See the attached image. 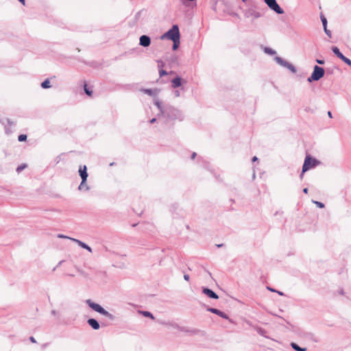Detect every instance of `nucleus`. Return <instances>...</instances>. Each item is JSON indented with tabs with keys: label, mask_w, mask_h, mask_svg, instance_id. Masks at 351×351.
Returning <instances> with one entry per match:
<instances>
[{
	"label": "nucleus",
	"mask_w": 351,
	"mask_h": 351,
	"mask_svg": "<svg viewBox=\"0 0 351 351\" xmlns=\"http://www.w3.org/2000/svg\"><path fill=\"white\" fill-rule=\"evenodd\" d=\"M162 117L165 119L166 123L182 121L184 119L182 112L173 106H166L162 111Z\"/></svg>",
	"instance_id": "nucleus-1"
},
{
	"label": "nucleus",
	"mask_w": 351,
	"mask_h": 351,
	"mask_svg": "<svg viewBox=\"0 0 351 351\" xmlns=\"http://www.w3.org/2000/svg\"><path fill=\"white\" fill-rule=\"evenodd\" d=\"M86 303L93 311L102 315L110 320L114 321L115 319V316L114 315L107 311L99 304L93 302L90 299L86 300Z\"/></svg>",
	"instance_id": "nucleus-2"
},
{
	"label": "nucleus",
	"mask_w": 351,
	"mask_h": 351,
	"mask_svg": "<svg viewBox=\"0 0 351 351\" xmlns=\"http://www.w3.org/2000/svg\"><path fill=\"white\" fill-rule=\"evenodd\" d=\"M180 34L179 27L177 25H173L172 27L161 36V39H169L171 40L180 39Z\"/></svg>",
	"instance_id": "nucleus-3"
},
{
	"label": "nucleus",
	"mask_w": 351,
	"mask_h": 351,
	"mask_svg": "<svg viewBox=\"0 0 351 351\" xmlns=\"http://www.w3.org/2000/svg\"><path fill=\"white\" fill-rule=\"evenodd\" d=\"M325 74V71L324 68L315 65L313 68V71L310 77H308L307 81L308 82H312L313 81H318L322 77H324Z\"/></svg>",
	"instance_id": "nucleus-4"
},
{
	"label": "nucleus",
	"mask_w": 351,
	"mask_h": 351,
	"mask_svg": "<svg viewBox=\"0 0 351 351\" xmlns=\"http://www.w3.org/2000/svg\"><path fill=\"white\" fill-rule=\"evenodd\" d=\"M319 163L320 162L319 160L311 157L309 155H307L303 164V172H306L308 169L315 167L319 165Z\"/></svg>",
	"instance_id": "nucleus-5"
},
{
	"label": "nucleus",
	"mask_w": 351,
	"mask_h": 351,
	"mask_svg": "<svg viewBox=\"0 0 351 351\" xmlns=\"http://www.w3.org/2000/svg\"><path fill=\"white\" fill-rule=\"evenodd\" d=\"M274 60L280 66L285 67V68H287V69H289L290 71H291L293 73H295L297 72V69L291 63H289V62L285 60L284 59H282V58L279 57V56H276L274 58Z\"/></svg>",
	"instance_id": "nucleus-6"
},
{
	"label": "nucleus",
	"mask_w": 351,
	"mask_h": 351,
	"mask_svg": "<svg viewBox=\"0 0 351 351\" xmlns=\"http://www.w3.org/2000/svg\"><path fill=\"white\" fill-rule=\"evenodd\" d=\"M264 1L271 10L277 14H282L284 13L283 9L278 4L276 0H264Z\"/></svg>",
	"instance_id": "nucleus-7"
},
{
	"label": "nucleus",
	"mask_w": 351,
	"mask_h": 351,
	"mask_svg": "<svg viewBox=\"0 0 351 351\" xmlns=\"http://www.w3.org/2000/svg\"><path fill=\"white\" fill-rule=\"evenodd\" d=\"M332 52L335 53V55L339 58L340 60H341L343 62H345L348 66H351V60L346 58L339 50V49L337 47H332L331 48Z\"/></svg>",
	"instance_id": "nucleus-8"
},
{
	"label": "nucleus",
	"mask_w": 351,
	"mask_h": 351,
	"mask_svg": "<svg viewBox=\"0 0 351 351\" xmlns=\"http://www.w3.org/2000/svg\"><path fill=\"white\" fill-rule=\"evenodd\" d=\"M0 122L4 126L5 133L10 134L12 132L10 128L14 126V123L8 118H3L0 119Z\"/></svg>",
	"instance_id": "nucleus-9"
},
{
	"label": "nucleus",
	"mask_w": 351,
	"mask_h": 351,
	"mask_svg": "<svg viewBox=\"0 0 351 351\" xmlns=\"http://www.w3.org/2000/svg\"><path fill=\"white\" fill-rule=\"evenodd\" d=\"M171 326H173L174 328L179 330L180 331L189 333L191 335H196L198 333V330L197 329H189L188 328L184 326H180L177 324H171Z\"/></svg>",
	"instance_id": "nucleus-10"
},
{
	"label": "nucleus",
	"mask_w": 351,
	"mask_h": 351,
	"mask_svg": "<svg viewBox=\"0 0 351 351\" xmlns=\"http://www.w3.org/2000/svg\"><path fill=\"white\" fill-rule=\"evenodd\" d=\"M207 311H209L212 313H214V314H216L217 315H219V317L225 319H228L230 320V322H231V320L229 319V316L223 313V311L217 309V308H212V307H207L206 308Z\"/></svg>",
	"instance_id": "nucleus-11"
},
{
	"label": "nucleus",
	"mask_w": 351,
	"mask_h": 351,
	"mask_svg": "<svg viewBox=\"0 0 351 351\" xmlns=\"http://www.w3.org/2000/svg\"><path fill=\"white\" fill-rule=\"evenodd\" d=\"M79 174L82 180V184H84L88 176L87 173V167L86 165L80 166L79 169Z\"/></svg>",
	"instance_id": "nucleus-12"
},
{
	"label": "nucleus",
	"mask_w": 351,
	"mask_h": 351,
	"mask_svg": "<svg viewBox=\"0 0 351 351\" xmlns=\"http://www.w3.org/2000/svg\"><path fill=\"white\" fill-rule=\"evenodd\" d=\"M202 293L209 298L215 300L219 298L218 295L215 292L207 287H202Z\"/></svg>",
	"instance_id": "nucleus-13"
},
{
	"label": "nucleus",
	"mask_w": 351,
	"mask_h": 351,
	"mask_svg": "<svg viewBox=\"0 0 351 351\" xmlns=\"http://www.w3.org/2000/svg\"><path fill=\"white\" fill-rule=\"evenodd\" d=\"M151 39L147 35H143L139 38V45L144 47H147L150 45Z\"/></svg>",
	"instance_id": "nucleus-14"
},
{
	"label": "nucleus",
	"mask_w": 351,
	"mask_h": 351,
	"mask_svg": "<svg viewBox=\"0 0 351 351\" xmlns=\"http://www.w3.org/2000/svg\"><path fill=\"white\" fill-rule=\"evenodd\" d=\"M87 323L94 330H98L100 328L98 321L94 318L88 319Z\"/></svg>",
	"instance_id": "nucleus-15"
},
{
	"label": "nucleus",
	"mask_w": 351,
	"mask_h": 351,
	"mask_svg": "<svg viewBox=\"0 0 351 351\" xmlns=\"http://www.w3.org/2000/svg\"><path fill=\"white\" fill-rule=\"evenodd\" d=\"M141 91L150 96H156L159 93V90L158 88H143L141 89Z\"/></svg>",
	"instance_id": "nucleus-16"
},
{
	"label": "nucleus",
	"mask_w": 351,
	"mask_h": 351,
	"mask_svg": "<svg viewBox=\"0 0 351 351\" xmlns=\"http://www.w3.org/2000/svg\"><path fill=\"white\" fill-rule=\"evenodd\" d=\"M182 85V79L179 76H176L171 80V87L173 88H176Z\"/></svg>",
	"instance_id": "nucleus-17"
},
{
	"label": "nucleus",
	"mask_w": 351,
	"mask_h": 351,
	"mask_svg": "<svg viewBox=\"0 0 351 351\" xmlns=\"http://www.w3.org/2000/svg\"><path fill=\"white\" fill-rule=\"evenodd\" d=\"M73 241L75 242L76 243H77V245L79 246H80L81 247L84 248V249H86L87 250L88 252H92V249L91 247L88 245L86 243L78 240V239H71Z\"/></svg>",
	"instance_id": "nucleus-18"
},
{
	"label": "nucleus",
	"mask_w": 351,
	"mask_h": 351,
	"mask_svg": "<svg viewBox=\"0 0 351 351\" xmlns=\"http://www.w3.org/2000/svg\"><path fill=\"white\" fill-rule=\"evenodd\" d=\"M245 16L249 17L250 16H253L255 19L259 18L261 16V14L258 12H256L254 10H249L246 12Z\"/></svg>",
	"instance_id": "nucleus-19"
},
{
	"label": "nucleus",
	"mask_w": 351,
	"mask_h": 351,
	"mask_svg": "<svg viewBox=\"0 0 351 351\" xmlns=\"http://www.w3.org/2000/svg\"><path fill=\"white\" fill-rule=\"evenodd\" d=\"M291 347L295 351H306V348H301L295 343H291Z\"/></svg>",
	"instance_id": "nucleus-20"
},
{
	"label": "nucleus",
	"mask_w": 351,
	"mask_h": 351,
	"mask_svg": "<svg viewBox=\"0 0 351 351\" xmlns=\"http://www.w3.org/2000/svg\"><path fill=\"white\" fill-rule=\"evenodd\" d=\"M154 104L160 110L161 115L162 114V111H164L165 108L162 107L161 102L158 99H155Z\"/></svg>",
	"instance_id": "nucleus-21"
},
{
	"label": "nucleus",
	"mask_w": 351,
	"mask_h": 351,
	"mask_svg": "<svg viewBox=\"0 0 351 351\" xmlns=\"http://www.w3.org/2000/svg\"><path fill=\"white\" fill-rule=\"evenodd\" d=\"M41 87L44 89L49 88L51 87L50 80L49 78L46 79L41 83Z\"/></svg>",
	"instance_id": "nucleus-22"
},
{
	"label": "nucleus",
	"mask_w": 351,
	"mask_h": 351,
	"mask_svg": "<svg viewBox=\"0 0 351 351\" xmlns=\"http://www.w3.org/2000/svg\"><path fill=\"white\" fill-rule=\"evenodd\" d=\"M264 52L269 55H274L276 53V51L275 50L267 47L264 48Z\"/></svg>",
	"instance_id": "nucleus-23"
},
{
	"label": "nucleus",
	"mask_w": 351,
	"mask_h": 351,
	"mask_svg": "<svg viewBox=\"0 0 351 351\" xmlns=\"http://www.w3.org/2000/svg\"><path fill=\"white\" fill-rule=\"evenodd\" d=\"M173 50H176L178 48V46L180 45V39H175L173 40Z\"/></svg>",
	"instance_id": "nucleus-24"
},
{
	"label": "nucleus",
	"mask_w": 351,
	"mask_h": 351,
	"mask_svg": "<svg viewBox=\"0 0 351 351\" xmlns=\"http://www.w3.org/2000/svg\"><path fill=\"white\" fill-rule=\"evenodd\" d=\"M256 330L260 335H261L263 337H266V335H265L266 331L263 328H260V327H256Z\"/></svg>",
	"instance_id": "nucleus-25"
},
{
	"label": "nucleus",
	"mask_w": 351,
	"mask_h": 351,
	"mask_svg": "<svg viewBox=\"0 0 351 351\" xmlns=\"http://www.w3.org/2000/svg\"><path fill=\"white\" fill-rule=\"evenodd\" d=\"M84 90L85 92V93L88 95V96H91L92 94H93V91L90 90L88 87H87V84H84Z\"/></svg>",
	"instance_id": "nucleus-26"
},
{
	"label": "nucleus",
	"mask_w": 351,
	"mask_h": 351,
	"mask_svg": "<svg viewBox=\"0 0 351 351\" xmlns=\"http://www.w3.org/2000/svg\"><path fill=\"white\" fill-rule=\"evenodd\" d=\"M312 202L315 204L318 208H324L325 207V205L324 203L315 200H312Z\"/></svg>",
	"instance_id": "nucleus-27"
},
{
	"label": "nucleus",
	"mask_w": 351,
	"mask_h": 351,
	"mask_svg": "<svg viewBox=\"0 0 351 351\" xmlns=\"http://www.w3.org/2000/svg\"><path fill=\"white\" fill-rule=\"evenodd\" d=\"M141 313L145 316V317H150L151 319H154V317L153 315V314L152 313H150L149 311H142Z\"/></svg>",
	"instance_id": "nucleus-28"
},
{
	"label": "nucleus",
	"mask_w": 351,
	"mask_h": 351,
	"mask_svg": "<svg viewBox=\"0 0 351 351\" xmlns=\"http://www.w3.org/2000/svg\"><path fill=\"white\" fill-rule=\"evenodd\" d=\"M78 189H79V190H83V189H85L86 191H88L89 190V187L86 184V182L84 184H82V181L81 182Z\"/></svg>",
	"instance_id": "nucleus-29"
},
{
	"label": "nucleus",
	"mask_w": 351,
	"mask_h": 351,
	"mask_svg": "<svg viewBox=\"0 0 351 351\" xmlns=\"http://www.w3.org/2000/svg\"><path fill=\"white\" fill-rule=\"evenodd\" d=\"M320 17H321V21H322V23L323 25V27H324V29H326V27H327V19L323 15H321Z\"/></svg>",
	"instance_id": "nucleus-30"
},
{
	"label": "nucleus",
	"mask_w": 351,
	"mask_h": 351,
	"mask_svg": "<svg viewBox=\"0 0 351 351\" xmlns=\"http://www.w3.org/2000/svg\"><path fill=\"white\" fill-rule=\"evenodd\" d=\"M26 139H27V135L26 134H21L18 137V141L19 142L25 141H26Z\"/></svg>",
	"instance_id": "nucleus-31"
},
{
	"label": "nucleus",
	"mask_w": 351,
	"mask_h": 351,
	"mask_svg": "<svg viewBox=\"0 0 351 351\" xmlns=\"http://www.w3.org/2000/svg\"><path fill=\"white\" fill-rule=\"evenodd\" d=\"M26 167V165L25 164H23L20 166H19L17 168H16V171L17 173H20L21 171H22Z\"/></svg>",
	"instance_id": "nucleus-32"
},
{
	"label": "nucleus",
	"mask_w": 351,
	"mask_h": 351,
	"mask_svg": "<svg viewBox=\"0 0 351 351\" xmlns=\"http://www.w3.org/2000/svg\"><path fill=\"white\" fill-rule=\"evenodd\" d=\"M324 32L326 33V34L328 37L331 38V36H332L331 32L327 29V27H326V29H324Z\"/></svg>",
	"instance_id": "nucleus-33"
},
{
	"label": "nucleus",
	"mask_w": 351,
	"mask_h": 351,
	"mask_svg": "<svg viewBox=\"0 0 351 351\" xmlns=\"http://www.w3.org/2000/svg\"><path fill=\"white\" fill-rule=\"evenodd\" d=\"M159 75L160 77L167 75V72L163 69L159 71Z\"/></svg>",
	"instance_id": "nucleus-34"
},
{
	"label": "nucleus",
	"mask_w": 351,
	"mask_h": 351,
	"mask_svg": "<svg viewBox=\"0 0 351 351\" xmlns=\"http://www.w3.org/2000/svg\"><path fill=\"white\" fill-rule=\"evenodd\" d=\"M174 96L176 97H179L180 96V91L178 90H176L174 91Z\"/></svg>",
	"instance_id": "nucleus-35"
},
{
	"label": "nucleus",
	"mask_w": 351,
	"mask_h": 351,
	"mask_svg": "<svg viewBox=\"0 0 351 351\" xmlns=\"http://www.w3.org/2000/svg\"><path fill=\"white\" fill-rule=\"evenodd\" d=\"M316 62L319 64H324L325 63V61L324 60H319V59H317L316 60Z\"/></svg>",
	"instance_id": "nucleus-36"
},
{
	"label": "nucleus",
	"mask_w": 351,
	"mask_h": 351,
	"mask_svg": "<svg viewBox=\"0 0 351 351\" xmlns=\"http://www.w3.org/2000/svg\"><path fill=\"white\" fill-rule=\"evenodd\" d=\"M184 280H185L189 281V278H190L189 275H188V274H184Z\"/></svg>",
	"instance_id": "nucleus-37"
},
{
	"label": "nucleus",
	"mask_w": 351,
	"mask_h": 351,
	"mask_svg": "<svg viewBox=\"0 0 351 351\" xmlns=\"http://www.w3.org/2000/svg\"><path fill=\"white\" fill-rule=\"evenodd\" d=\"M29 340L32 343H36V339H35V338L34 337H29Z\"/></svg>",
	"instance_id": "nucleus-38"
},
{
	"label": "nucleus",
	"mask_w": 351,
	"mask_h": 351,
	"mask_svg": "<svg viewBox=\"0 0 351 351\" xmlns=\"http://www.w3.org/2000/svg\"><path fill=\"white\" fill-rule=\"evenodd\" d=\"M58 237H59V238H66V239H71V238L68 237H66V236H64V235H63V234H59V235H58Z\"/></svg>",
	"instance_id": "nucleus-39"
},
{
	"label": "nucleus",
	"mask_w": 351,
	"mask_h": 351,
	"mask_svg": "<svg viewBox=\"0 0 351 351\" xmlns=\"http://www.w3.org/2000/svg\"><path fill=\"white\" fill-rule=\"evenodd\" d=\"M156 121V118H153V119H152L149 121L150 123H155Z\"/></svg>",
	"instance_id": "nucleus-40"
},
{
	"label": "nucleus",
	"mask_w": 351,
	"mask_h": 351,
	"mask_svg": "<svg viewBox=\"0 0 351 351\" xmlns=\"http://www.w3.org/2000/svg\"><path fill=\"white\" fill-rule=\"evenodd\" d=\"M196 155H197V154H196V153H195V152H193V153L192 154V155H191V159H194V158H195Z\"/></svg>",
	"instance_id": "nucleus-41"
},
{
	"label": "nucleus",
	"mask_w": 351,
	"mask_h": 351,
	"mask_svg": "<svg viewBox=\"0 0 351 351\" xmlns=\"http://www.w3.org/2000/svg\"><path fill=\"white\" fill-rule=\"evenodd\" d=\"M252 162H255L258 160V158L256 156H254L252 159Z\"/></svg>",
	"instance_id": "nucleus-42"
},
{
	"label": "nucleus",
	"mask_w": 351,
	"mask_h": 351,
	"mask_svg": "<svg viewBox=\"0 0 351 351\" xmlns=\"http://www.w3.org/2000/svg\"><path fill=\"white\" fill-rule=\"evenodd\" d=\"M308 188H304V189H303V192H304V193H306H306H308Z\"/></svg>",
	"instance_id": "nucleus-43"
},
{
	"label": "nucleus",
	"mask_w": 351,
	"mask_h": 351,
	"mask_svg": "<svg viewBox=\"0 0 351 351\" xmlns=\"http://www.w3.org/2000/svg\"><path fill=\"white\" fill-rule=\"evenodd\" d=\"M328 117H329L330 118H332V113H331V112H330V111H328Z\"/></svg>",
	"instance_id": "nucleus-44"
},
{
	"label": "nucleus",
	"mask_w": 351,
	"mask_h": 351,
	"mask_svg": "<svg viewBox=\"0 0 351 351\" xmlns=\"http://www.w3.org/2000/svg\"><path fill=\"white\" fill-rule=\"evenodd\" d=\"M267 289H268L269 291H272V292H276V290H275V289H271V288H270V287H267Z\"/></svg>",
	"instance_id": "nucleus-45"
},
{
	"label": "nucleus",
	"mask_w": 351,
	"mask_h": 351,
	"mask_svg": "<svg viewBox=\"0 0 351 351\" xmlns=\"http://www.w3.org/2000/svg\"><path fill=\"white\" fill-rule=\"evenodd\" d=\"M60 156L57 157L56 159V162L58 163L60 162Z\"/></svg>",
	"instance_id": "nucleus-46"
},
{
	"label": "nucleus",
	"mask_w": 351,
	"mask_h": 351,
	"mask_svg": "<svg viewBox=\"0 0 351 351\" xmlns=\"http://www.w3.org/2000/svg\"><path fill=\"white\" fill-rule=\"evenodd\" d=\"M18 1H20L23 5H25V0H18Z\"/></svg>",
	"instance_id": "nucleus-47"
},
{
	"label": "nucleus",
	"mask_w": 351,
	"mask_h": 351,
	"mask_svg": "<svg viewBox=\"0 0 351 351\" xmlns=\"http://www.w3.org/2000/svg\"><path fill=\"white\" fill-rule=\"evenodd\" d=\"M276 293H278L280 295H282L283 293L280 291H276Z\"/></svg>",
	"instance_id": "nucleus-48"
},
{
	"label": "nucleus",
	"mask_w": 351,
	"mask_h": 351,
	"mask_svg": "<svg viewBox=\"0 0 351 351\" xmlns=\"http://www.w3.org/2000/svg\"><path fill=\"white\" fill-rule=\"evenodd\" d=\"M304 173H305V172H303V169H302V173H301V174H300V178H302V177H303V176H304Z\"/></svg>",
	"instance_id": "nucleus-49"
},
{
	"label": "nucleus",
	"mask_w": 351,
	"mask_h": 351,
	"mask_svg": "<svg viewBox=\"0 0 351 351\" xmlns=\"http://www.w3.org/2000/svg\"><path fill=\"white\" fill-rule=\"evenodd\" d=\"M256 178V173L254 172L252 175V179L254 180Z\"/></svg>",
	"instance_id": "nucleus-50"
},
{
	"label": "nucleus",
	"mask_w": 351,
	"mask_h": 351,
	"mask_svg": "<svg viewBox=\"0 0 351 351\" xmlns=\"http://www.w3.org/2000/svg\"><path fill=\"white\" fill-rule=\"evenodd\" d=\"M62 263H63V261H60L58 263V264L57 267L60 266V265H62Z\"/></svg>",
	"instance_id": "nucleus-51"
},
{
	"label": "nucleus",
	"mask_w": 351,
	"mask_h": 351,
	"mask_svg": "<svg viewBox=\"0 0 351 351\" xmlns=\"http://www.w3.org/2000/svg\"><path fill=\"white\" fill-rule=\"evenodd\" d=\"M339 293L341 295H343L344 294L343 290V289L340 290Z\"/></svg>",
	"instance_id": "nucleus-52"
},
{
	"label": "nucleus",
	"mask_w": 351,
	"mask_h": 351,
	"mask_svg": "<svg viewBox=\"0 0 351 351\" xmlns=\"http://www.w3.org/2000/svg\"><path fill=\"white\" fill-rule=\"evenodd\" d=\"M56 311H55V310H53V311H51V314H52V315H56Z\"/></svg>",
	"instance_id": "nucleus-53"
},
{
	"label": "nucleus",
	"mask_w": 351,
	"mask_h": 351,
	"mask_svg": "<svg viewBox=\"0 0 351 351\" xmlns=\"http://www.w3.org/2000/svg\"><path fill=\"white\" fill-rule=\"evenodd\" d=\"M222 245H223V244H219V245H217V246L218 247H221Z\"/></svg>",
	"instance_id": "nucleus-54"
},
{
	"label": "nucleus",
	"mask_w": 351,
	"mask_h": 351,
	"mask_svg": "<svg viewBox=\"0 0 351 351\" xmlns=\"http://www.w3.org/2000/svg\"><path fill=\"white\" fill-rule=\"evenodd\" d=\"M57 267H58L57 266H56V267H55L53 269V271H55V270L57 269Z\"/></svg>",
	"instance_id": "nucleus-55"
},
{
	"label": "nucleus",
	"mask_w": 351,
	"mask_h": 351,
	"mask_svg": "<svg viewBox=\"0 0 351 351\" xmlns=\"http://www.w3.org/2000/svg\"><path fill=\"white\" fill-rule=\"evenodd\" d=\"M247 324H249L250 326H251L250 322H247Z\"/></svg>",
	"instance_id": "nucleus-56"
},
{
	"label": "nucleus",
	"mask_w": 351,
	"mask_h": 351,
	"mask_svg": "<svg viewBox=\"0 0 351 351\" xmlns=\"http://www.w3.org/2000/svg\"><path fill=\"white\" fill-rule=\"evenodd\" d=\"M247 0H242L243 2H245Z\"/></svg>",
	"instance_id": "nucleus-57"
}]
</instances>
